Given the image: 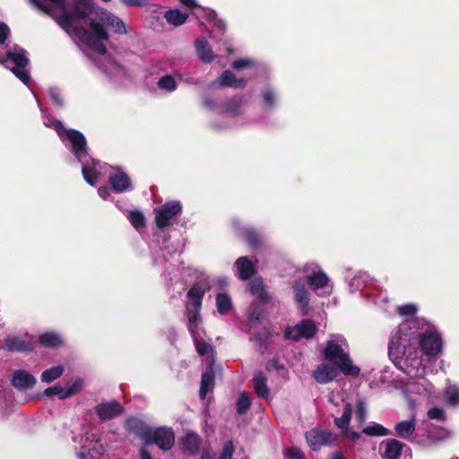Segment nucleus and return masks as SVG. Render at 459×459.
Instances as JSON below:
<instances>
[{"label": "nucleus", "mask_w": 459, "mask_h": 459, "mask_svg": "<svg viewBox=\"0 0 459 459\" xmlns=\"http://www.w3.org/2000/svg\"><path fill=\"white\" fill-rule=\"evenodd\" d=\"M12 385L16 389L27 390L31 389L37 380L35 377L24 369H17L13 374Z\"/></svg>", "instance_id": "nucleus-14"}, {"label": "nucleus", "mask_w": 459, "mask_h": 459, "mask_svg": "<svg viewBox=\"0 0 459 459\" xmlns=\"http://www.w3.org/2000/svg\"><path fill=\"white\" fill-rule=\"evenodd\" d=\"M206 290L198 284L193 285L186 293V297L191 300V307L197 309L202 308V302Z\"/></svg>", "instance_id": "nucleus-29"}, {"label": "nucleus", "mask_w": 459, "mask_h": 459, "mask_svg": "<svg viewBox=\"0 0 459 459\" xmlns=\"http://www.w3.org/2000/svg\"><path fill=\"white\" fill-rule=\"evenodd\" d=\"M94 411L100 420L107 421L121 415L124 412V407L117 400H112L97 404Z\"/></svg>", "instance_id": "nucleus-9"}, {"label": "nucleus", "mask_w": 459, "mask_h": 459, "mask_svg": "<svg viewBox=\"0 0 459 459\" xmlns=\"http://www.w3.org/2000/svg\"><path fill=\"white\" fill-rule=\"evenodd\" d=\"M235 265L241 280H249L255 274V265L247 256L238 257Z\"/></svg>", "instance_id": "nucleus-22"}, {"label": "nucleus", "mask_w": 459, "mask_h": 459, "mask_svg": "<svg viewBox=\"0 0 459 459\" xmlns=\"http://www.w3.org/2000/svg\"><path fill=\"white\" fill-rule=\"evenodd\" d=\"M286 459H306L304 452L298 446H290L282 452Z\"/></svg>", "instance_id": "nucleus-43"}, {"label": "nucleus", "mask_w": 459, "mask_h": 459, "mask_svg": "<svg viewBox=\"0 0 459 459\" xmlns=\"http://www.w3.org/2000/svg\"><path fill=\"white\" fill-rule=\"evenodd\" d=\"M127 427L131 432L143 441L144 445L146 444L152 429L149 425L139 419H130L127 420Z\"/></svg>", "instance_id": "nucleus-19"}, {"label": "nucleus", "mask_w": 459, "mask_h": 459, "mask_svg": "<svg viewBox=\"0 0 459 459\" xmlns=\"http://www.w3.org/2000/svg\"><path fill=\"white\" fill-rule=\"evenodd\" d=\"M130 223L135 230H141L145 228L146 226V220L143 215V213L139 210H134L129 212V214L127 216Z\"/></svg>", "instance_id": "nucleus-38"}, {"label": "nucleus", "mask_w": 459, "mask_h": 459, "mask_svg": "<svg viewBox=\"0 0 459 459\" xmlns=\"http://www.w3.org/2000/svg\"><path fill=\"white\" fill-rule=\"evenodd\" d=\"M140 459H152V457L151 453L143 447L140 451Z\"/></svg>", "instance_id": "nucleus-63"}, {"label": "nucleus", "mask_w": 459, "mask_h": 459, "mask_svg": "<svg viewBox=\"0 0 459 459\" xmlns=\"http://www.w3.org/2000/svg\"><path fill=\"white\" fill-rule=\"evenodd\" d=\"M217 82L221 87H230L234 89H244L247 86V80L237 78L230 70H225L218 77Z\"/></svg>", "instance_id": "nucleus-18"}, {"label": "nucleus", "mask_w": 459, "mask_h": 459, "mask_svg": "<svg viewBox=\"0 0 459 459\" xmlns=\"http://www.w3.org/2000/svg\"><path fill=\"white\" fill-rule=\"evenodd\" d=\"M126 6L144 7L150 0H120Z\"/></svg>", "instance_id": "nucleus-56"}, {"label": "nucleus", "mask_w": 459, "mask_h": 459, "mask_svg": "<svg viewBox=\"0 0 459 459\" xmlns=\"http://www.w3.org/2000/svg\"><path fill=\"white\" fill-rule=\"evenodd\" d=\"M65 394L64 388L60 385H54L48 387L44 390V394L47 396L58 395L59 399L65 400L66 397H63Z\"/></svg>", "instance_id": "nucleus-46"}, {"label": "nucleus", "mask_w": 459, "mask_h": 459, "mask_svg": "<svg viewBox=\"0 0 459 459\" xmlns=\"http://www.w3.org/2000/svg\"><path fill=\"white\" fill-rule=\"evenodd\" d=\"M420 347L429 356H437L442 348V339L437 332L429 331L420 335Z\"/></svg>", "instance_id": "nucleus-8"}, {"label": "nucleus", "mask_w": 459, "mask_h": 459, "mask_svg": "<svg viewBox=\"0 0 459 459\" xmlns=\"http://www.w3.org/2000/svg\"><path fill=\"white\" fill-rule=\"evenodd\" d=\"M252 65H253L252 60L247 59V58H239V59L235 60L232 63V68H234L236 70H240L243 68L249 67Z\"/></svg>", "instance_id": "nucleus-51"}, {"label": "nucleus", "mask_w": 459, "mask_h": 459, "mask_svg": "<svg viewBox=\"0 0 459 459\" xmlns=\"http://www.w3.org/2000/svg\"><path fill=\"white\" fill-rule=\"evenodd\" d=\"M352 411V405L350 403H347L344 405V410L342 417L334 419L335 426L342 429L343 432L347 431L349 429Z\"/></svg>", "instance_id": "nucleus-32"}, {"label": "nucleus", "mask_w": 459, "mask_h": 459, "mask_svg": "<svg viewBox=\"0 0 459 459\" xmlns=\"http://www.w3.org/2000/svg\"><path fill=\"white\" fill-rule=\"evenodd\" d=\"M98 194L103 199H107L110 195V189L107 186H100L98 189Z\"/></svg>", "instance_id": "nucleus-60"}, {"label": "nucleus", "mask_w": 459, "mask_h": 459, "mask_svg": "<svg viewBox=\"0 0 459 459\" xmlns=\"http://www.w3.org/2000/svg\"><path fill=\"white\" fill-rule=\"evenodd\" d=\"M305 437L308 446L313 451H318L323 446L331 445L337 440V436L334 433L322 430L317 428L306 432Z\"/></svg>", "instance_id": "nucleus-6"}, {"label": "nucleus", "mask_w": 459, "mask_h": 459, "mask_svg": "<svg viewBox=\"0 0 459 459\" xmlns=\"http://www.w3.org/2000/svg\"><path fill=\"white\" fill-rule=\"evenodd\" d=\"M345 435L352 440H357V439L360 438V434L354 430H351V431L347 430V431H345Z\"/></svg>", "instance_id": "nucleus-61"}, {"label": "nucleus", "mask_w": 459, "mask_h": 459, "mask_svg": "<svg viewBox=\"0 0 459 459\" xmlns=\"http://www.w3.org/2000/svg\"><path fill=\"white\" fill-rule=\"evenodd\" d=\"M356 420L359 425H362L366 422L367 420V410L366 405L363 400L359 399L356 403V411H355Z\"/></svg>", "instance_id": "nucleus-42"}, {"label": "nucleus", "mask_w": 459, "mask_h": 459, "mask_svg": "<svg viewBox=\"0 0 459 459\" xmlns=\"http://www.w3.org/2000/svg\"><path fill=\"white\" fill-rule=\"evenodd\" d=\"M408 446L401 441L392 438L385 440L383 459H401L403 450Z\"/></svg>", "instance_id": "nucleus-20"}, {"label": "nucleus", "mask_w": 459, "mask_h": 459, "mask_svg": "<svg viewBox=\"0 0 459 459\" xmlns=\"http://www.w3.org/2000/svg\"><path fill=\"white\" fill-rule=\"evenodd\" d=\"M447 402L451 405H457L459 403V391H455L449 395Z\"/></svg>", "instance_id": "nucleus-59"}, {"label": "nucleus", "mask_w": 459, "mask_h": 459, "mask_svg": "<svg viewBox=\"0 0 459 459\" xmlns=\"http://www.w3.org/2000/svg\"><path fill=\"white\" fill-rule=\"evenodd\" d=\"M234 453V445L231 440L224 443L221 455L232 458Z\"/></svg>", "instance_id": "nucleus-54"}, {"label": "nucleus", "mask_w": 459, "mask_h": 459, "mask_svg": "<svg viewBox=\"0 0 459 459\" xmlns=\"http://www.w3.org/2000/svg\"><path fill=\"white\" fill-rule=\"evenodd\" d=\"M9 63L15 65V66L10 68L12 73L24 84H28L30 81V75L25 69L29 64L25 49L15 46L13 48L8 49L4 56H0V64L9 68Z\"/></svg>", "instance_id": "nucleus-3"}, {"label": "nucleus", "mask_w": 459, "mask_h": 459, "mask_svg": "<svg viewBox=\"0 0 459 459\" xmlns=\"http://www.w3.org/2000/svg\"><path fill=\"white\" fill-rule=\"evenodd\" d=\"M158 86L161 90L173 91L177 89V82L171 75H164L158 81Z\"/></svg>", "instance_id": "nucleus-41"}, {"label": "nucleus", "mask_w": 459, "mask_h": 459, "mask_svg": "<svg viewBox=\"0 0 459 459\" xmlns=\"http://www.w3.org/2000/svg\"><path fill=\"white\" fill-rule=\"evenodd\" d=\"M108 183L112 190L116 193H123L131 188L132 183L129 176L118 170L117 173H112L108 177Z\"/></svg>", "instance_id": "nucleus-15"}, {"label": "nucleus", "mask_w": 459, "mask_h": 459, "mask_svg": "<svg viewBox=\"0 0 459 459\" xmlns=\"http://www.w3.org/2000/svg\"><path fill=\"white\" fill-rule=\"evenodd\" d=\"M195 48L199 59L206 64L212 63L215 56L205 38L201 37L195 39Z\"/></svg>", "instance_id": "nucleus-21"}, {"label": "nucleus", "mask_w": 459, "mask_h": 459, "mask_svg": "<svg viewBox=\"0 0 459 459\" xmlns=\"http://www.w3.org/2000/svg\"><path fill=\"white\" fill-rule=\"evenodd\" d=\"M187 328L193 337L196 336L199 324L202 322L201 309L186 306Z\"/></svg>", "instance_id": "nucleus-25"}, {"label": "nucleus", "mask_w": 459, "mask_h": 459, "mask_svg": "<svg viewBox=\"0 0 459 459\" xmlns=\"http://www.w3.org/2000/svg\"><path fill=\"white\" fill-rule=\"evenodd\" d=\"M64 373L62 366H55L44 370L40 376L41 381L44 383H51L59 378Z\"/></svg>", "instance_id": "nucleus-36"}, {"label": "nucleus", "mask_w": 459, "mask_h": 459, "mask_svg": "<svg viewBox=\"0 0 459 459\" xmlns=\"http://www.w3.org/2000/svg\"><path fill=\"white\" fill-rule=\"evenodd\" d=\"M69 140L72 143L73 153L81 158L87 153V141L83 134L76 129H69L65 134V141Z\"/></svg>", "instance_id": "nucleus-11"}, {"label": "nucleus", "mask_w": 459, "mask_h": 459, "mask_svg": "<svg viewBox=\"0 0 459 459\" xmlns=\"http://www.w3.org/2000/svg\"><path fill=\"white\" fill-rule=\"evenodd\" d=\"M437 441V438H435L432 434L430 433V431H428V435H427V440L426 441H423L422 444L424 446H429L430 444H432L433 442H436Z\"/></svg>", "instance_id": "nucleus-64"}, {"label": "nucleus", "mask_w": 459, "mask_h": 459, "mask_svg": "<svg viewBox=\"0 0 459 459\" xmlns=\"http://www.w3.org/2000/svg\"><path fill=\"white\" fill-rule=\"evenodd\" d=\"M339 368L333 365L320 364L313 372V377L319 384H327L333 381L339 375Z\"/></svg>", "instance_id": "nucleus-13"}, {"label": "nucleus", "mask_w": 459, "mask_h": 459, "mask_svg": "<svg viewBox=\"0 0 459 459\" xmlns=\"http://www.w3.org/2000/svg\"><path fill=\"white\" fill-rule=\"evenodd\" d=\"M51 125L52 128L56 132L59 138L63 142L65 141V134H67L69 129H66L64 124L58 119H54Z\"/></svg>", "instance_id": "nucleus-45"}, {"label": "nucleus", "mask_w": 459, "mask_h": 459, "mask_svg": "<svg viewBox=\"0 0 459 459\" xmlns=\"http://www.w3.org/2000/svg\"><path fill=\"white\" fill-rule=\"evenodd\" d=\"M194 339L196 351L200 356H204L212 351V345L205 341L198 340L196 336Z\"/></svg>", "instance_id": "nucleus-44"}, {"label": "nucleus", "mask_w": 459, "mask_h": 459, "mask_svg": "<svg viewBox=\"0 0 459 459\" xmlns=\"http://www.w3.org/2000/svg\"><path fill=\"white\" fill-rule=\"evenodd\" d=\"M317 328L311 319H303L294 327H288L284 332L286 339L299 341L301 338L311 339L316 333Z\"/></svg>", "instance_id": "nucleus-7"}, {"label": "nucleus", "mask_w": 459, "mask_h": 459, "mask_svg": "<svg viewBox=\"0 0 459 459\" xmlns=\"http://www.w3.org/2000/svg\"><path fill=\"white\" fill-rule=\"evenodd\" d=\"M174 444L175 433L172 428L164 426L152 429L145 445H156L160 449L169 451Z\"/></svg>", "instance_id": "nucleus-5"}, {"label": "nucleus", "mask_w": 459, "mask_h": 459, "mask_svg": "<svg viewBox=\"0 0 459 459\" xmlns=\"http://www.w3.org/2000/svg\"><path fill=\"white\" fill-rule=\"evenodd\" d=\"M203 104L204 107H206L207 108H209L211 110H213L216 108V102L211 97L204 98Z\"/></svg>", "instance_id": "nucleus-58"}, {"label": "nucleus", "mask_w": 459, "mask_h": 459, "mask_svg": "<svg viewBox=\"0 0 459 459\" xmlns=\"http://www.w3.org/2000/svg\"><path fill=\"white\" fill-rule=\"evenodd\" d=\"M265 368L268 371H271L273 369L280 370L281 368H282V366L280 364L279 359L273 358L267 362Z\"/></svg>", "instance_id": "nucleus-57"}, {"label": "nucleus", "mask_w": 459, "mask_h": 459, "mask_svg": "<svg viewBox=\"0 0 459 459\" xmlns=\"http://www.w3.org/2000/svg\"><path fill=\"white\" fill-rule=\"evenodd\" d=\"M164 17L169 24L174 26H180L186 22L188 18V14L175 9L167 11L164 14Z\"/></svg>", "instance_id": "nucleus-33"}, {"label": "nucleus", "mask_w": 459, "mask_h": 459, "mask_svg": "<svg viewBox=\"0 0 459 459\" xmlns=\"http://www.w3.org/2000/svg\"><path fill=\"white\" fill-rule=\"evenodd\" d=\"M293 291L295 294V301L302 307L305 308L308 306L309 303V295L306 289V286L300 281H297L294 282Z\"/></svg>", "instance_id": "nucleus-30"}, {"label": "nucleus", "mask_w": 459, "mask_h": 459, "mask_svg": "<svg viewBox=\"0 0 459 459\" xmlns=\"http://www.w3.org/2000/svg\"><path fill=\"white\" fill-rule=\"evenodd\" d=\"M82 173L84 180L91 186H95L98 178L100 177V172H98L94 168L89 166H82Z\"/></svg>", "instance_id": "nucleus-39"}, {"label": "nucleus", "mask_w": 459, "mask_h": 459, "mask_svg": "<svg viewBox=\"0 0 459 459\" xmlns=\"http://www.w3.org/2000/svg\"><path fill=\"white\" fill-rule=\"evenodd\" d=\"M428 417L431 420H446L445 411L438 407H433L428 411Z\"/></svg>", "instance_id": "nucleus-47"}, {"label": "nucleus", "mask_w": 459, "mask_h": 459, "mask_svg": "<svg viewBox=\"0 0 459 459\" xmlns=\"http://www.w3.org/2000/svg\"><path fill=\"white\" fill-rule=\"evenodd\" d=\"M214 29L210 31V38L211 39H216L217 37L214 35L215 31H218L219 33L223 36L226 32V25L221 21H216L214 22Z\"/></svg>", "instance_id": "nucleus-52"}, {"label": "nucleus", "mask_w": 459, "mask_h": 459, "mask_svg": "<svg viewBox=\"0 0 459 459\" xmlns=\"http://www.w3.org/2000/svg\"><path fill=\"white\" fill-rule=\"evenodd\" d=\"M214 386V374L212 370L206 371L202 375L201 386L199 394L202 399H204L209 390Z\"/></svg>", "instance_id": "nucleus-35"}, {"label": "nucleus", "mask_w": 459, "mask_h": 459, "mask_svg": "<svg viewBox=\"0 0 459 459\" xmlns=\"http://www.w3.org/2000/svg\"><path fill=\"white\" fill-rule=\"evenodd\" d=\"M263 100L265 106L273 107L275 103V96L273 91L266 90L263 92Z\"/></svg>", "instance_id": "nucleus-50"}, {"label": "nucleus", "mask_w": 459, "mask_h": 459, "mask_svg": "<svg viewBox=\"0 0 459 459\" xmlns=\"http://www.w3.org/2000/svg\"><path fill=\"white\" fill-rule=\"evenodd\" d=\"M307 282L309 287L316 290L325 287L329 282V278L323 271H314L307 276Z\"/></svg>", "instance_id": "nucleus-28"}, {"label": "nucleus", "mask_w": 459, "mask_h": 459, "mask_svg": "<svg viewBox=\"0 0 459 459\" xmlns=\"http://www.w3.org/2000/svg\"><path fill=\"white\" fill-rule=\"evenodd\" d=\"M155 218L154 221L156 226L163 230L172 225L171 220L180 215L182 212V205L178 201L167 202L160 208L154 209Z\"/></svg>", "instance_id": "nucleus-4"}, {"label": "nucleus", "mask_w": 459, "mask_h": 459, "mask_svg": "<svg viewBox=\"0 0 459 459\" xmlns=\"http://www.w3.org/2000/svg\"><path fill=\"white\" fill-rule=\"evenodd\" d=\"M396 435L403 439H408L415 431V419L398 422L394 427Z\"/></svg>", "instance_id": "nucleus-31"}, {"label": "nucleus", "mask_w": 459, "mask_h": 459, "mask_svg": "<svg viewBox=\"0 0 459 459\" xmlns=\"http://www.w3.org/2000/svg\"><path fill=\"white\" fill-rule=\"evenodd\" d=\"M4 348L12 352L32 351L34 350L33 337L28 336L26 339L17 336L6 338Z\"/></svg>", "instance_id": "nucleus-10"}, {"label": "nucleus", "mask_w": 459, "mask_h": 459, "mask_svg": "<svg viewBox=\"0 0 459 459\" xmlns=\"http://www.w3.org/2000/svg\"><path fill=\"white\" fill-rule=\"evenodd\" d=\"M362 433L370 437H385L389 434V430L378 423L372 422L362 429Z\"/></svg>", "instance_id": "nucleus-37"}, {"label": "nucleus", "mask_w": 459, "mask_h": 459, "mask_svg": "<svg viewBox=\"0 0 459 459\" xmlns=\"http://www.w3.org/2000/svg\"><path fill=\"white\" fill-rule=\"evenodd\" d=\"M48 95L55 105L58 107H62L64 105L63 98L58 89L50 88L48 90Z\"/></svg>", "instance_id": "nucleus-48"}, {"label": "nucleus", "mask_w": 459, "mask_h": 459, "mask_svg": "<svg viewBox=\"0 0 459 459\" xmlns=\"http://www.w3.org/2000/svg\"><path fill=\"white\" fill-rule=\"evenodd\" d=\"M202 437L194 431L187 432L180 438L183 453L187 455H195L200 452Z\"/></svg>", "instance_id": "nucleus-12"}, {"label": "nucleus", "mask_w": 459, "mask_h": 459, "mask_svg": "<svg viewBox=\"0 0 459 459\" xmlns=\"http://www.w3.org/2000/svg\"><path fill=\"white\" fill-rule=\"evenodd\" d=\"M9 35V27L4 22H0V45L4 44Z\"/></svg>", "instance_id": "nucleus-55"}, {"label": "nucleus", "mask_w": 459, "mask_h": 459, "mask_svg": "<svg viewBox=\"0 0 459 459\" xmlns=\"http://www.w3.org/2000/svg\"><path fill=\"white\" fill-rule=\"evenodd\" d=\"M216 307L218 313L221 315H226L232 309V301L230 297L227 293H218L216 296Z\"/></svg>", "instance_id": "nucleus-34"}, {"label": "nucleus", "mask_w": 459, "mask_h": 459, "mask_svg": "<svg viewBox=\"0 0 459 459\" xmlns=\"http://www.w3.org/2000/svg\"><path fill=\"white\" fill-rule=\"evenodd\" d=\"M179 1L183 5L188 7V8H194V7L197 6L195 0H179Z\"/></svg>", "instance_id": "nucleus-62"}, {"label": "nucleus", "mask_w": 459, "mask_h": 459, "mask_svg": "<svg viewBox=\"0 0 459 459\" xmlns=\"http://www.w3.org/2000/svg\"><path fill=\"white\" fill-rule=\"evenodd\" d=\"M101 23H106L107 25L113 28L115 33L117 34H126L127 30L126 29L125 22L113 13L108 12L105 9H100V22Z\"/></svg>", "instance_id": "nucleus-16"}, {"label": "nucleus", "mask_w": 459, "mask_h": 459, "mask_svg": "<svg viewBox=\"0 0 459 459\" xmlns=\"http://www.w3.org/2000/svg\"><path fill=\"white\" fill-rule=\"evenodd\" d=\"M323 356L345 376L356 377L360 373V368L352 364L349 353L345 352L342 347L333 340L326 342Z\"/></svg>", "instance_id": "nucleus-2"}, {"label": "nucleus", "mask_w": 459, "mask_h": 459, "mask_svg": "<svg viewBox=\"0 0 459 459\" xmlns=\"http://www.w3.org/2000/svg\"><path fill=\"white\" fill-rule=\"evenodd\" d=\"M39 344L48 349L59 348L65 345L64 336L55 331H48L39 335Z\"/></svg>", "instance_id": "nucleus-17"}, {"label": "nucleus", "mask_w": 459, "mask_h": 459, "mask_svg": "<svg viewBox=\"0 0 459 459\" xmlns=\"http://www.w3.org/2000/svg\"><path fill=\"white\" fill-rule=\"evenodd\" d=\"M242 238L253 250L261 249L264 247V238L260 232L254 229H247L242 231Z\"/></svg>", "instance_id": "nucleus-24"}, {"label": "nucleus", "mask_w": 459, "mask_h": 459, "mask_svg": "<svg viewBox=\"0 0 459 459\" xmlns=\"http://www.w3.org/2000/svg\"><path fill=\"white\" fill-rule=\"evenodd\" d=\"M417 312V307L411 304H406L399 307V313L402 316H413Z\"/></svg>", "instance_id": "nucleus-53"}, {"label": "nucleus", "mask_w": 459, "mask_h": 459, "mask_svg": "<svg viewBox=\"0 0 459 459\" xmlns=\"http://www.w3.org/2000/svg\"><path fill=\"white\" fill-rule=\"evenodd\" d=\"M81 389H82V381L76 380L71 385H69L66 390H65V394H64L63 397L68 398V397L77 394L78 392H80Z\"/></svg>", "instance_id": "nucleus-49"}, {"label": "nucleus", "mask_w": 459, "mask_h": 459, "mask_svg": "<svg viewBox=\"0 0 459 459\" xmlns=\"http://www.w3.org/2000/svg\"><path fill=\"white\" fill-rule=\"evenodd\" d=\"M36 8L52 17L56 22L70 36H74L88 48L100 55L107 53L102 43L109 39L104 26L95 19H91L95 4L94 0H74L71 9L62 8V13L56 16L52 7L41 0H29Z\"/></svg>", "instance_id": "nucleus-1"}, {"label": "nucleus", "mask_w": 459, "mask_h": 459, "mask_svg": "<svg viewBox=\"0 0 459 459\" xmlns=\"http://www.w3.org/2000/svg\"><path fill=\"white\" fill-rule=\"evenodd\" d=\"M247 288L250 293L255 296L262 303L266 304L269 302L270 297L262 280L255 279L249 281Z\"/></svg>", "instance_id": "nucleus-26"}, {"label": "nucleus", "mask_w": 459, "mask_h": 459, "mask_svg": "<svg viewBox=\"0 0 459 459\" xmlns=\"http://www.w3.org/2000/svg\"><path fill=\"white\" fill-rule=\"evenodd\" d=\"M246 102L241 95H234L222 104L223 110L232 117H236L240 114V108Z\"/></svg>", "instance_id": "nucleus-23"}, {"label": "nucleus", "mask_w": 459, "mask_h": 459, "mask_svg": "<svg viewBox=\"0 0 459 459\" xmlns=\"http://www.w3.org/2000/svg\"><path fill=\"white\" fill-rule=\"evenodd\" d=\"M251 406L250 399L246 392H242L236 403L237 412L240 415L247 413Z\"/></svg>", "instance_id": "nucleus-40"}, {"label": "nucleus", "mask_w": 459, "mask_h": 459, "mask_svg": "<svg viewBox=\"0 0 459 459\" xmlns=\"http://www.w3.org/2000/svg\"><path fill=\"white\" fill-rule=\"evenodd\" d=\"M253 386L256 395L259 398L266 399L269 397V388L267 386V377L261 371L257 372L253 378Z\"/></svg>", "instance_id": "nucleus-27"}]
</instances>
